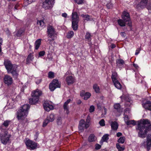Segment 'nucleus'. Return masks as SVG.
<instances>
[{
    "instance_id": "nucleus-37",
    "label": "nucleus",
    "mask_w": 151,
    "mask_h": 151,
    "mask_svg": "<svg viewBox=\"0 0 151 151\" xmlns=\"http://www.w3.org/2000/svg\"><path fill=\"white\" fill-rule=\"evenodd\" d=\"M74 35V32L72 31H70L68 33L66 36L67 38L70 39L73 37Z\"/></svg>"
},
{
    "instance_id": "nucleus-52",
    "label": "nucleus",
    "mask_w": 151,
    "mask_h": 151,
    "mask_svg": "<svg viewBox=\"0 0 151 151\" xmlns=\"http://www.w3.org/2000/svg\"><path fill=\"white\" fill-rule=\"evenodd\" d=\"M101 147V146L100 145L96 144L95 145V149L96 150H98L100 149Z\"/></svg>"
},
{
    "instance_id": "nucleus-62",
    "label": "nucleus",
    "mask_w": 151,
    "mask_h": 151,
    "mask_svg": "<svg viewBox=\"0 0 151 151\" xmlns=\"http://www.w3.org/2000/svg\"><path fill=\"white\" fill-rule=\"evenodd\" d=\"M122 135V134L121 133L119 132L116 134V136L117 137H119L121 136Z\"/></svg>"
},
{
    "instance_id": "nucleus-57",
    "label": "nucleus",
    "mask_w": 151,
    "mask_h": 151,
    "mask_svg": "<svg viewBox=\"0 0 151 151\" xmlns=\"http://www.w3.org/2000/svg\"><path fill=\"white\" fill-rule=\"evenodd\" d=\"M89 123H88V122H86V123H85V126H84V128H85L86 129H87L88 128L89 126Z\"/></svg>"
},
{
    "instance_id": "nucleus-16",
    "label": "nucleus",
    "mask_w": 151,
    "mask_h": 151,
    "mask_svg": "<svg viewBox=\"0 0 151 151\" xmlns=\"http://www.w3.org/2000/svg\"><path fill=\"white\" fill-rule=\"evenodd\" d=\"M142 105L145 109L151 111V102L150 101H148L143 102Z\"/></svg>"
},
{
    "instance_id": "nucleus-53",
    "label": "nucleus",
    "mask_w": 151,
    "mask_h": 151,
    "mask_svg": "<svg viewBox=\"0 0 151 151\" xmlns=\"http://www.w3.org/2000/svg\"><path fill=\"white\" fill-rule=\"evenodd\" d=\"M129 120V119L128 116L127 115H126L124 117V121L126 123L127 121H128Z\"/></svg>"
},
{
    "instance_id": "nucleus-47",
    "label": "nucleus",
    "mask_w": 151,
    "mask_h": 151,
    "mask_svg": "<svg viewBox=\"0 0 151 151\" xmlns=\"http://www.w3.org/2000/svg\"><path fill=\"white\" fill-rule=\"evenodd\" d=\"M99 123L100 126H104L105 125V121L104 119H102L101 120L99 121Z\"/></svg>"
},
{
    "instance_id": "nucleus-50",
    "label": "nucleus",
    "mask_w": 151,
    "mask_h": 151,
    "mask_svg": "<svg viewBox=\"0 0 151 151\" xmlns=\"http://www.w3.org/2000/svg\"><path fill=\"white\" fill-rule=\"evenodd\" d=\"M95 107L93 105H92L90 106L89 109V112L91 113H92L94 111Z\"/></svg>"
},
{
    "instance_id": "nucleus-3",
    "label": "nucleus",
    "mask_w": 151,
    "mask_h": 151,
    "mask_svg": "<svg viewBox=\"0 0 151 151\" xmlns=\"http://www.w3.org/2000/svg\"><path fill=\"white\" fill-rule=\"evenodd\" d=\"M42 93V91L38 89L33 91L31 94L32 97L29 99V104L31 105L37 104L39 101L40 97Z\"/></svg>"
},
{
    "instance_id": "nucleus-55",
    "label": "nucleus",
    "mask_w": 151,
    "mask_h": 151,
    "mask_svg": "<svg viewBox=\"0 0 151 151\" xmlns=\"http://www.w3.org/2000/svg\"><path fill=\"white\" fill-rule=\"evenodd\" d=\"M45 54V51H43L39 52V55L40 56H42L44 55Z\"/></svg>"
},
{
    "instance_id": "nucleus-63",
    "label": "nucleus",
    "mask_w": 151,
    "mask_h": 151,
    "mask_svg": "<svg viewBox=\"0 0 151 151\" xmlns=\"http://www.w3.org/2000/svg\"><path fill=\"white\" fill-rule=\"evenodd\" d=\"M147 8L148 10H151V5L149 4L147 6Z\"/></svg>"
},
{
    "instance_id": "nucleus-45",
    "label": "nucleus",
    "mask_w": 151,
    "mask_h": 151,
    "mask_svg": "<svg viewBox=\"0 0 151 151\" xmlns=\"http://www.w3.org/2000/svg\"><path fill=\"white\" fill-rule=\"evenodd\" d=\"M62 119L60 117H58L57 119V122L58 125H60L61 124Z\"/></svg>"
},
{
    "instance_id": "nucleus-4",
    "label": "nucleus",
    "mask_w": 151,
    "mask_h": 151,
    "mask_svg": "<svg viewBox=\"0 0 151 151\" xmlns=\"http://www.w3.org/2000/svg\"><path fill=\"white\" fill-rule=\"evenodd\" d=\"M0 129L1 132L0 134V140L2 144L5 145L9 142L11 135L8 134L6 129H4L2 127H1Z\"/></svg>"
},
{
    "instance_id": "nucleus-41",
    "label": "nucleus",
    "mask_w": 151,
    "mask_h": 151,
    "mask_svg": "<svg viewBox=\"0 0 151 151\" xmlns=\"http://www.w3.org/2000/svg\"><path fill=\"white\" fill-rule=\"evenodd\" d=\"M114 108L116 109L118 111H120V105L119 104H116L114 105Z\"/></svg>"
},
{
    "instance_id": "nucleus-44",
    "label": "nucleus",
    "mask_w": 151,
    "mask_h": 151,
    "mask_svg": "<svg viewBox=\"0 0 151 151\" xmlns=\"http://www.w3.org/2000/svg\"><path fill=\"white\" fill-rule=\"evenodd\" d=\"M49 122H50L47 118H46V119H45L43 122L42 125L43 127H45Z\"/></svg>"
},
{
    "instance_id": "nucleus-35",
    "label": "nucleus",
    "mask_w": 151,
    "mask_h": 151,
    "mask_svg": "<svg viewBox=\"0 0 151 151\" xmlns=\"http://www.w3.org/2000/svg\"><path fill=\"white\" fill-rule=\"evenodd\" d=\"M91 93L88 92H86L85 93L84 95V99L85 100H87L91 96Z\"/></svg>"
},
{
    "instance_id": "nucleus-51",
    "label": "nucleus",
    "mask_w": 151,
    "mask_h": 151,
    "mask_svg": "<svg viewBox=\"0 0 151 151\" xmlns=\"http://www.w3.org/2000/svg\"><path fill=\"white\" fill-rule=\"evenodd\" d=\"M106 7L109 9H111L112 8L113 5L111 3H109L106 4Z\"/></svg>"
},
{
    "instance_id": "nucleus-32",
    "label": "nucleus",
    "mask_w": 151,
    "mask_h": 151,
    "mask_svg": "<svg viewBox=\"0 0 151 151\" xmlns=\"http://www.w3.org/2000/svg\"><path fill=\"white\" fill-rule=\"evenodd\" d=\"M11 122V121L9 120L5 121L2 124V127L3 128V126L6 128H7L9 126Z\"/></svg>"
},
{
    "instance_id": "nucleus-5",
    "label": "nucleus",
    "mask_w": 151,
    "mask_h": 151,
    "mask_svg": "<svg viewBox=\"0 0 151 151\" xmlns=\"http://www.w3.org/2000/svg\"><path fill=\"white\" fill-rule=\"evenodd\" d=\"M117 74L116 72H112V74L111 78L114 84L115 87L118 89H121L122 86L120 83L119 82L117 79Z\"/></svg>"
},
{
    "instance_id": "nucleus-21",
    "label": "nucleus",
    "mask_w": 151,
    "mask_h": 151,
    "mask_svg": "<svg viewBox=\"0 0 151 151\" xmlns=\"http://www.w3.org/2000/svg\"><path fill=\"white\" fill-rule=\"evenodd\" d=\"M34 58V55L33 53H30L28 55L26 59V64H28L30 63L32 61Z\"/></svg>"
},
{
    "instance_id": "nucleus-61",
    "label": "nucleus",
    "mask_w": 151,
    "mask_h": 151,
    "mask_svg": "<svg viewBox=\"0 0 151 151\" xmlns=\"http://www.w3.org/2000/svg\"><path fill=\"white\" fill-rule=\"evenodd\" d=\"M120 34L122 36H125L126 35L125 33L124 32H121Z\"/></svg>"
},
{
    "instance_id": "nucleus-56",
    "label": "nucleus",
    "mask_w": 151,
    "mask_h": 151,
    "mask_svg": "<svg viewBox=\"0 0 151 151\" xmlns=\"http://www.w3.org/2000/svg\"><path fill=\"white\" fill-rule=\"evenodd\" d=\"M3 41L2 39L0 37V53L1 51V45H2Z\"/></svg>"
},
{
    "instance_id": "nucleus-20",
    "label": "nucleus",
    "mask_w": 151,
    "mask_h": 151,
    "mask_svg": "<svg viewBox=\"0 0 151 151\" xmlns=\"http://www.w3.org/2000/svg\"><path fill=\"white\" fill-rule=\"evenodd\" d=\"M110 125L112 130L114 131L117 130L119 125L118 123L116 122H111L110 123Z\"/></svg>"
},
{
    "instance_id": "nucleus-17",
    "label": "nucleus",
    "mask_w": 151,
    "mask_h": 151,
    "mask_svg": "<svg viewBox=\"0 0 151 151\" xmlns=\"http://www.w3.org/2000/svg\"><path fill=\"white\" fill-rule=\"evenodd\" d=\"M43 106L45 109L47 111H49L50 110H52L53 109V106L52 105L50 104L46 101H45L44 102Z\"/></svg>"
},
{
    "instance_id": "nucleus-9",
    "label": "nucleus",
    "mask_w": 151,
    "mask_h": 151,
    "mask_svg": "<svg viewBox=\"0 0 151 151\" xmlns=\"http://www.w3.org/2000/svg\"><path fill=\"white\" fill-rule=\"evenodd\" d=\"M54 0H45L43 3L42 7L45 9L51 8L54 4Z\"/></svg>"
},
{
    "instance_id": "nucleus-34",
    "label": "nucleus",
    "mask_w": 151,
    "mask_h": 151,
    "mask_svg": "<svg viewBox=\"0 0 151 151\" xmlns=\"http://www.w3.org/2000/svg\"><path fill=\"white\" fill-rule=\"evenodd\" d=\"M126 22H125L123 20L121 19H119L118 20V23L119 24L121 27L125 26L126 25Z\"/></svg>"
},
{
    "instance_id": "nucleus-8",
    "label": "nucleus",
    "mask_w": 151,
    "mask_h": 151,
    "mask_svg": "<svg viewBox=\"0 0 151 151\" xmlns=\"http://www.w3.org/2000/svg\"><path fill=\"white\" fill-rule=\"evenodd\" d=\"M4 65L7 70V72L11 70L14 67H16L17 65L15 64H12L11 62L8 60H4Z\"/></svg>"
},
{
    "instance_id": "nucleus-19",
    "label": "nucleus",
    "mask_w": 151,
    "mask_h": 151,
    "mask_svg": "<svg viewBox=\"0 0 151 151\" xmlns=\"http://www.w3.org/2000/svg\"><path fill=\"white\" fill-rule=\"evenodd\" d=\"M116 66L119 68H122V66L125 64L124 60L122 59H118L116 61Z\"/></svg>"
},
{
    "instance_id": "nucleus-48",
    "label": "nucleus",
    "mask_w": 151,
    "mask_h": 151,
    "mask_svg": "<svg viewBox=\"0 0 151 151\" xmlns=\"http://www.w3.org/2000/svg\"><path fill=\"white\" fill-rule=\"evenodd\" d=\"M39 24H40V26H43L45 24V23H44L43 21L42 20H40V21H39L38 20L37 21V24H39Z\"/></svg>"
},
{
    "instance_id": "nucleus-25",
    "label": "nucleus",
    "mask_w": 151,
    "mask_h": 151,
    "mask_svg": "<svg viewBox=\"0 0 151 151\" xmlns=\"http://www.w3.org/2000/svg\"><path fill=\"white\" fill-rule=\"evenodd\" d=\"M147 1L144 0H141L140 3L137 5L138 7H140L141 8L143 9L145 7L146 5L147 4Z\"/></svg>"
},
{
    "instance_id": "nucleus-22",
    "label": "nucleus",
    "mask_w": 151,
    "mask_h": 151,
    "mask_svg": "<svg viewBox=\"0 0 151 151\" xmlns=\"http://www.w3.org/2000/svg\"><path fill=\"white\" fill-rule=\"evenodd\" d=\"M85 122L84 119H81L79 122L78 128L81 132L83 131L84 129L85 123Z\"/></svg>"
},
{
    "instance_id": "nucleus-26",
    "label": "nucleus",
    "mask_w": 151,
    "mask_h": 151,
    "mask_svg": "<svg viewBox=\"0 0 151 151\" xmlns=\"http://www.w3.org/2000/svg\"><path fill=\"white\" fill-rule=\"evenodd\" d=\"M92 35L89 32H87L86 33L85 38L88 42H90L91 40V37Z\"/></svg>"
},
{
    "instance_id": "nucleus-54",
    "label": "nucleus",
    "mask_w": 151,
    "mask_h": 151,
    "mask_svg": "<svg viewBox=\"0 0 151 151\" xmlns=\"http://www.w3.org/2000/svg\"><path fill=\"white\" fill-rule=\"evenodd\" d=\"M141 47H140L137 49L135 53V55H137L139 53L140 51L141 50Z\"/></svg>"
},
{
    "instance_id": "nucleus-6",
    "label": "nucleus",
    "mask_w": 151,
    "mask_h": 151,
    "mask_svg": "<svg viewBox=\"0 0 151 151\" xmlns=\"http://www.w3.org/2000/svg\"><path fill=\"white\" fill-rule=\"evenodd\" d=\"M61 84L58 80L54 79L49 85L50 89L51 91H53L56 88L60 87Z\"/></svg>"
},
{
    "instance_id": "nucleus-30",
    "label": "nucleus",
    "mask_w": 151,
    "mask_h": 151,
    "mask_svg": "<svg viewBox=\"0 0 151 151\" xmlns=\"http://www.w3.org/2000/svg\"><path fill=\"white\" fill-rule=\"evenodd\" d=\"M79 22H76L75 21H72V27L73 29L75 31L77 29L78 27V24Z\"/></svg>"
},
{
    "instance_id": "nucleus-18",
    "label": "nucleus",
    "mask_w": 151,
    "mask_h": 151,
    "mask_svg": "<svg viewBox=\"0 0 151 151\" xmlns=\"http://www.w3.org/2000/svg\"><path fill=\"white\" fill-rule=\"evenodd\" d=\"M147 149L149 151L151 146V134H148L147 137Z\"/></svg>"
},
{
    "instance_id": "nucleus-7",
    "label": "nucleus",
    "mask_w": 151,
    "mask_h": 151,
    "mask_svg": "<svg viewBox=\"0 0 151 151\" xmlns=\"http://www.w3.org/2000/svg\"><path fill=\"white\" fill-rule=\"evenodd\" d=\"M122 16L123 20L125 22H128L127 24L128 25L129 27L131 26V21L129 13L126 11H124L123 12Z\"/></svg>"
},
{
    "instance_id": "nucleus-14",
    "label": "nucleus",
    "mask_w": 151,
    "mask_h": 151,
    "mask_svg": "<svg viewBox=\"0 0 151 151\" xmlns=\"http://www.w3.org/2000/svg\"><path fill=\"white\" fill-rule=\"evenodd\" d=\"M70 99H68L64 103L63 108L64 111L67 114H68L69 113V109L68 104L71 101Z\"/></svg>"
},
{
    "instance_id": "nucleus-2",
    "label": "nucleus",
    "mask_w": 151,
    "mask_h": 151,
    "mask_svg": "<svg viewBox=\"0 0 151 151\" xmlns=\"http://www.w3.org/2000/svg\"><path fill=\"white\" fill-rule=\"evenodd\" d=\"M30 108L29 104H25L21 107L20 109L17 112V119L21 121L22 123L27 122L28 120L26 117L28 114V110Z\"/></svg>"
},
{
    "instance_id": "nucleus-12",
    "label": "nucleus",
    "mask_w": 151,
    "mask_h": 151,
    "mask_svg": "<svg viewBox=\"0 0 151 151\" xmlns=\"http://www.w3.org/2000/svg\"><path fill=\"white\" fill-rule=\"evenodd\" d=\"M4 82L8 86H10L13 83L12 78L11 76L8 75H5L4 78Z\"/></svg>"
},
{
    "instance_id": "nucleus-15",
    "label": "nucleus",
    "mask_w": 151,
    "mask_h": 151,
    "mask_svg": "<svg viewBox=\"0 0 151 151\" xmlns=\"http://www.w3.org/2000/svg\"><path fill=\"white\" fill-rule=\"evenodd\" d=\"M17 66L14 67L11 70L8 72V73H11L13 77L16 79H17L19 75L18 72L17 70Z\"/></svg>"
},
{
    "instance_id": "nucleus-1",
    "label": "nucleus",
    "mask_w": 151,
    "mask_h": 151,
    "mask_svg": "<svg viewBox=\"0 0 151 151\" xmlns=\"http://www.w3.org/2000/svg\"><path fill=\"white\" fill-rule=\"evenodd\" d=\"M138 132V137L144 138L146 136L148 132L151 130V122L147 119H142L138 121L136 128Z\"/></svg>"
},
{
    "instance_id": "nucleus-64",
    "label": "nucleus",
    "mask_w": 151,
    "mask_h": 151,
    "mask_svg": "<svg viewBox=\"0 0 151 151\" xmlns=\"http://www.w3.org/2000/svg\"><path fill=\"white\" fill-rule=\"evenodd\" d=\"M62 15L63 17L66 18L67 16V14L66 13H63L62 14Z\"/></svg>"
},
{
    "instance_id": "nucleus-58",
    "label": "nucleus",
    "mask_w": 151,
    "mask_h": 151,
    "mask_svg": "<svg viewBox=\"0 0 151 151\" xmlns=\"http://www.w3.org/2000/svg\"><path fill=\"white\" fill-rule=\"evenodd\" d=\"M90 121V117L88 116L87 117L86 122L89 123Z\"/></svg>"
},
{
    "instance_id": "nucleus-43",
    "label": "nucleus",
    "mask_w": 151,
    "mask_h": 151,
    "mask_svg": "<svg viewBox=\"0 0 151 151\" xmlns=\"http://www.w3.org/2000/svg\"><path fill=\"white\" fill-rule=\"evenodd\" d=\"M54 73L50 71L48 73V77L50 78H53L54 77Z\"/></svg>"
},
{
    "instance_id": "nucleus-42",
    "label": "nucleus",
    "mask_w": 151,
    "mask_h": 151,
    "mask_svg": "<svg viewBox=\"0 0 151 151\" xmlns=\"http://www.w3.org/2000/svg\"><path fill=\"white\" fill-rule=\"evenodd\" d=\"M109 135L106 134L104 135L102 137V139L104 142L106 141L109 139Z\"/></svg>"
},
{
    "instance_id": "nucleus-49",
    "label": "nucleus",
    "mask_w": 151,
    "mask_h": 151,
    "mask_svg": "<svg viewBox=\"0 0 151 151\" xmlns=\"http://www.w3.org/2000/svg\"><path fill=\"white\" fill-rule=\"evenodd\" d=\"M75 2L78 4L83 3L84 0H75Z\"/></svg>"
},
{
    "instance_id": "nucleus-28",
    "label": "nucleus",
    "mask_w": 151,
    "mask_h": 151,
    "mask_svg": "<svg viewBox=\"0 0 151 151\" xmlns=\"http://www.w3.org/2000/svg\"><path fill=\"white\" fill-rule=\"evenodd\" d=\"M25 31V30L24 29H19L17 32L16 35L18 37H20L24 35Z\"/></svg>"
},
{
    "instance_id": "nucleus-11",
    "label": "nucleus",
    "mask_w": 151,
    "mask_h": 151,
    "mask_svg": "<svg viewBox=\"0 0 151 151\" xmlns=\"http://www.w3.org/2000/svg\"><path fill=\"white\" fill-rule=\"evenodd\" d=\"M120 98L122 99H124L125 101V106L127 108L129 107L132 105V101L128 96L125 95H123L121 96Z\"/></svg>"
},
{
    "instance_id": "nucleus-31",
    "label": "nucleus",
    "mask_w": 151,
    "mask_h": 151,
    "mask_svg": "<svg viewBox=\"0 0 151 151\" xmlns=\"http://www.w3.org/2000/svg\"><path fill=\"white\" fill-rule=\"evenodd\" d=\"M93 88L96 93H99L100 92L99 87L97 84H94Z\"/></svg>"
},
{
    "instance_id": "nucleus-38",
    "label": "nucleus",
    "mask_w": 151,
    "mask_h": 151,
    "mask_svg": "<svg viewBox=\"0 0 151 151\" xmlns=\"http://www.w3.org/2000/svg\"><path fill=\"white\" fill-rule=\"evenodd\" d=\"M125 139L126 138L124 137H121L118 140V142L119 143L123 144L124 142Z\"/></svg>"
},
{
    "instance_id": "nucleus-24",
    "label": "nucleus",
    "mask_w": 151,
    "mask_h": 151,
    "mask_svg": "<svg viewBox=\"0 0 151 151\" xmlns=\"http://www.w3.org/2000/svg\"><path fill=\"white\" fill-rule=\"evenodd\" d=\"M72 21L79 22V17L77 13L76 12H73L72 15Z\"/></svg>"
},
{
    "instance_id": "nucleus-23",
    "label": "nucleus",
    "mask_w": 151,
    "mask_h": 151,
    "mask_svg": "<svg viewBox=\"0 0 151 151\" xmlns=\"http://www.w3.org/2000/svg\"><path fill=\"white\" fill-rule=\"evenodd\" d=\"M66 81L67 84L69 85L73 84L74 82V79L71 76H68L66 77Z\"/></svg>"
},
{
    "instance_id": "nucleus-40",
    "label": "nucleus",
    "mask_w": 151,
    "mask_h": 151,
    "mask_svg": "<svg viewBox=\"0 0 151 151\" xmlns=\"http://www.w3.org/2000/svg\"><path fill=\"white\" fill-rule=\"evenodd\" d=\"M81 16L83 18H85V20L87 21H89L90 20V16L88 15H84L83 14H82L81 15Z\"/></svg>"
},
{
    "instance_id": "nucleus-36",
    "label": "nucleus",
    "mask_w": 151,
    "mask_h": 151,
    "mask_svg": "<svg viewBox=\"0 0 151 151\" xmlns=\"http://www.w3.org/2000/svg\"><path fill=\"white\" fill-rule=\"evenodd\" d=\"M126 124L127 125L132 124L133 126H134L136 124V122L134 120H129L127 121Z\"/></svg>"
},
{
    "instance_id": "nucleus-60",
    "label": "nucleus",
    "mask_w": 151,
    "mask_h": 151,
    "mask_svg": "<svg viewBox=\"0 0 151 151\" xmlns=\"http://www.w3.org/2000/svg\"><path fill=\"white\" fill-rule=\"evenodd\" d=\"M85 94V93H84V92L83 91H82L81 92L80 95L81 96L83 97V96H84V95Z\"/></svg>"
},
{
    "instance_id": "nucleus-59",
    "label": "nucleus",
    "mask_w": 151,
    "mask_h": 151,
    "mask_svg": "<svg viewBox=\"0 0 151 151\" xmlns=\"http://www.w3.org/2000/svg\"><path fill=\"white\" fill-rule=\"evenodd\" d=\"M81 103H82V101L80 99L78 100L77 101V102H76L77 104L78 105H79V104H81Z\"/></svg>"
},
{
    "instance_id": "nucleus-27",
    "label": "nucleus",
    "mask_w": 151,
    "mask_h": 151,
    "mask_svg": "<svg viewBox=\"0 0 151 151\" xmlns=\"http://www.w3.org/2000/svg\"><path fill=\"white\" fill-rule=\"evenodd\" d=\"M96 139L93 134H91L88 138V141L89 142H92L95 141Z\"/></svg>"
},
{
    "instance_id": "nucleus-33",
    "label": "nucleus",
    "mask_w": 151,
    "mask_h": 151,
    "mask_svg": "<svg viewBox=\"0 0 151 151\" xmlns=\"http://www.w3.org/2000/svg\"><path fill=\"white\" fill-rule=\"evenodd\" d=\"M47 118L49 120L50 122H52L55 119V116L53 114H51L49 116H47Z\"/></svg>"
},
{
    "instance_id": "nucleus-46",
    "label": "nucleus",
    "mask_w": 151,
    "mask_h": 151,
    "mask_svg": "<svg viewBox=\"0 0 151 151\" xmlns=\"http://www.w3.org/2000/svg\"><path fill=\"white\" fill-rule=\"evenodd\" d=\"M55 38H56V36H55V37H54V38H53V37H52V38H51L52 39H48L49 43L50 45H51L54 42V40Z\"/></svg>"
},
{
    "instance_id": "nucleus-39",
    "label": "nucleus",
    "mask_w": 151,
    "mask_h": 151,
    "mask_svg": "<svg viewBox=\"0 0 151 151\" xmlns=\"http://www.w3.org/2000/svg\"><path fill=\"white\" fill-rule=\"evenodd\" d=\"M116 148L119 150L118 151H123L125 149L124 147H121L119 143H117L116 144Z\"/></svg>"
},
{
    "instance_id": "nucleus-29",
    "label": "nucleus",
    "mask_w": 151,
    "mask_h": 151,
    "mask_svg": "<svg viewBox=\"0 0 151 151\" xmlns=\"http://www.w3.org/2000/svg\"><path fill=\"white\" fill-rule=\"evenodd\" d=\"M41 39H38L35 42V46L36 50H37L39 48L41 44Z\"/></svg>"
},
{
    "instance_id": "nucleus-10",
    "label": "nucleus",
    "mask_w": 151,
    "mask_h": 151,
    "mask_svg": "<svg viewBox=\"0 0 151 151\" xmlns=\"http://www.w3.org/2000/svg\"><path fill=\"white\" fill-rule=\"evenodd\" d=\"M25 144L27 148L30 150L36 149L37 146L36 143L29 139L27 140Z\"/></svg>"
},
{
    "instance_id": "nucleus-13",
    "label": "nucleus",
    "mask_w": 151,
    "mask_h": 151,
    "mask_svg": "<svg viewBox=\"0 0 151 151\" xmlns=\"http://www.w3.org/2000/svg\"><path fill=\"white\" fill-rule=\"evenodd\" d=\"M47 32L48 36L50 38L52 37H55V31L53 27L50 25H49L47 27Z\"/></svg>"
}]
</instances>
